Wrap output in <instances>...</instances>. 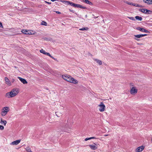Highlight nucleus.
<instances>
[{
  "instance_id": "f257e3e1",
  "label": "nucleus",
  "mask_w": 152,
  "mask_h": 152,
  "mask_svg": "<svg viewBox=\"0 0 152 152\" xmlns=\"http://www.w3.org/2000/svg\"><path fill=\"white\" fill-rule=\"evenodd\" d=\"M19 90L18 88L12 89L11 91L7 93L5 96L8 98L14 97L17 95L19 93Z\"/></svg>"
},
{
  "instance_id": "f03ea898",
  "label": "nucleus",
  "mask_w": 152,
  "mask_h": 152,
  "mask_svg": "<svg viewBox=\"0 0 152 152\" xmlns=\"http://www.w3.org/2000/svg\"><path fill=\"white\" fill-rule=\"evenodd\" d=\"M62 77L64 80L70 83L75 84H77L78 83V81L77 80L75 79L70 76L65 75H62Z\"/></svg>"
},
{
  "instance_id": "7ed1b4c3",
  "label": "nucleus",
  "mask_w": 152,
  "mask_h": 152,
  "mask_svg": "<svg viewBox=\"0 0 152 152\" xmlns=\"http://www.w3.org/2000/svg\"><path fill=\"white\" fill-rule=\"evenodd\" d=\"M10 110V108L8 107H5L2 108L1 110V115L2 116H5Z\"/></svg>"
},
{
  "instance_id": "20e7f679",
  "label": "nucleus",
  "mask_w": 152,
  "mask_h": 152,
  "mask_svg": "<svg viewBox=\"0 0 152 152\" xmlns=\"http://www.w3.org/2000/svg\"><path fill=\"white\" fill-rule=\"evenodd\" d=\"M99 110L101 112L104 111L105 109V106L104 103L101 102L100 104L98 105Z\"/></svg>"
},
{
  "instance_id": "39448f33",
  "label": "nucleus",
  "mask_w": 152,
  "mask_h": 152,
  "mask_svg": "<svg viewBox=\"0 0 152 152\" xmlns=\"http://www.w3.org/2000/svg\"><path fill=\"white\" fill-rule=\"evenodd\" d=\"M137 92V89L136 87H132L130 90V93L132 95H134Z\"/></svg>"
},
{
  "instance_id": "423d86ee",
  "label": "nucleus",
  "mask_w": 152,
  "mask_h": 152,
  "mask_svg": "<svg viewBox=\"0 0 152 152\" xmlns=\"http://www.w3.org/2000/svg\"><path fill=\"white\" fill-rule=\"evenodd\" d=\"M24 34H34V31L31 30H22L21 31Z\"/></svg>"
},
{
  "instance_id": "0eeeda50",
  "label": "nucleus",
  "mask_w": 152,
  "mask_h": 152,
  "mask_svg": "<svg viewBox=\"0 0 152 152\" xmlns=\"http://www.w3.org/2000/svg\"><path fill=\"white\" fill-rule=\"evenodd\" d=\"M40 52L44 54L49 56V57L54 59L55 60H56L57 59L54 58L53 56H51L49 53L46 52L43 49H42L40 50Z\"/></svg>"
},
{
  "instance_id": "6e6552de",
  "label": "nucleus",
  "mask_w": 152,
  "mask_h": 152,
  "mask_svg": "<svg viewBox=\"0 0 152 152\" xmlns=\"http://www.w3.org/2000/svg\"><path fill=\"white\" fill-rule=\"evenodd\" d=\"M137 30L140 31L142 32H144L146 33H149V31L143 28H141L140 27H137L136 28Z\"/></svg>"
},
{
  "instance_id": "1a4fd4ad",
  "label": "nucleus",
  "mask_w": 152,
  "mask_h": 152,
  "mask_svg": "<svg viewBox=\"0 0 152 152\" xmlns=\"http://www.w3.org/2000/svg\"><path fill=\"white\" fill-rule=\"evenodd\" d=\"M145 147L143 146H140L137 148L136 150V152H141L144 149Z\"/></svg>"
},
{
  "instance_id": "9d476101",
  "label": "nucleus",
  "mask_w": 152,
  "mask_h": 152,
  "mask_svg": "<svg viewBox=\"0 0 152 152\" xmlns=\"http://www.w3.org/2000/svg\"><path fill=\"white\" fill-rule=\"evenodd\" d=\"M20 140H17L11 143L10 145H17L20 142Z\"/></svg>"
},
{
  "instance_id": "9b49d317",
  "label": "nucleus",
  "mask_w": 152,
  "mask_h": 152,
  "mask_svg": "<svg viewBox=\"0 0 152 152\" xmlns=\"http://www.w3.org/2000/svg\"><path fill=\"white\" fill-rule=\"evenodd\" d=\"M5 81L6 83L8 86H10L11 85V83L9 79L7 77H5Z\"/></svg>"
},
{
  "instance_id": "f8f14e48",
  "label": "nucleus",
  "mask_w": 152,
  "mask_h": 152,
  "mask_svg": "<svg viewBox=\"0 0 152 152\" xmlns=\"http://www.w3.org/2000/svg\"><path fill=\"white\" fill-rule=\"evenodd\" d=\"M75 7L78 8H82L83 9H86V7L83 6L78 4H75Z\"/></svg>"
},
{
  "instance_id": "ddd939ff",
  "label": "nucleus",
  "mask_w": 152,
  "mask_h": 152,
  "mask_svg": "<svg viewBox=\"0 0 152 152\" xmlns=\"http://www.w3.org/2000/svg\"><path fill=\"white\" fill-rule=\"evenodd\" d=\"M140 11L142 12L146 13V14H149V12H151V11L145 9H140Z\"/></svg>"
},
{
  "instance_id": "4468645a",
  "label": "nucleus",
  "mask_w": 152,
  "mask_h": 152,
  "mask_svg": "<svg viewBox=\"0 0 152 152\" xmlns=\"http://www.w3.org/2000/svg\"><path fill=\"white\" fill-rule=\"evenodd\" d=\"M18 78L21 81V82L22 83L24 84H26L27 83V82L24 79L20 77H18Z\"/></svg>"
},
{
  "instance_id": "2eb2a0df",
  "label": "nucleus",
  "mask_w": 152,
  "mask_h": 152,
  "mask_svg": "<svg viewBox=\"0 0 152 152\" xmlns=\"http://www.w3.org/2000/svg\"><path fill=\"white\" fill-rule=\"evenodd\" d=\"M125 3L126 4H129L130 5L133 6H134L137 7H138V5L137 4H135L134 3H133L132 2H130L128 1H126Z\"/></svg>"
},
{
  "instance_id": "dca6fc26",
  "label": "nucleus",
  "mask_w": 152,
  "mask_h": 152,
  "mask_svg": "<svg viewBox=\"0 0 152 152\" xmlns=\"http://www.w3.org/2000/svg\"><path fill=\"white\" fill-rule=\"evenodd\" d=\"M143 1L148 4H152V0H143Z\"/></svg>"
},
{
  "instance_id": "f3484780",
  "label": "nucleus",
  "mask_w": 152,
  "mask_h": 152,
  "mask_svg": "<svg viewBox=\"0 0 152 152\" xmlns=\"http://www.w3.org/2000/svg\"><path fill=\"white\" fill-rule=\"evenodd\" d=\"M89 146L91 149L93 150H95L97 148L96 146L94 145H89Z\"/></svg>"
},
{
  "instance_id": "a211bd4d",
  "label": "nucleus",
  "mask_w": 152,
  "mask_h": 152,
  "mask_svg": "<svg viewBox=\"0 0 152 152\" xmlns=\"http://www.w3.org/2000/svg\"><path fill=\"white\" fill-rule=\"evenodd\" d=\"M83 1L85 2L86 3L89 4L90 5H93V4L91 2H90L88 0H82Z\"/></svg>"
},
{
  "instance_id": "6ab92c4d",
  "label": "nucleus",
  "mask_w": 152,
  "mask_h": 152,
  "mask_svg": "<svg viewBox=\"0 0 152 152\" xmlns=\"http://www.w3.org/2000/svg\"><path fill=\"white\" fill-rule=\"evenodd\" d=\"M0 123L2 124H3L5 126L7 122L6 120H3L2 118L1 119V121Z\"/></svg>"
},
{
  "instance_id": "aec40b11",
  "label": "nucleus",
  "mask_w": 152,
  "mask_h": 152,
  "mask_svg": "<svg viewBox=\"0 0 152 152\" xmlns=\"http://www.w3.org/2000/svg\"><path fill=\"white\" fill-rule=\"evenodd\" d=\"M94 60L96 62L98 63L99 65H101L102 64V61L100 60H99L98 59H94Z\"/></svg>"
},
{
  "instance_id": "412c9836",
  "label": "nucleus",
  "mask_w": 152,
  "mask_h": 152,
  "mask_svg": "<svg viewBox=\"0 0 152 152\" xmlns=\"http://www.w3.org/2000/svg\"><path fill=\"white\" fill-rule=\"evenodd\" d=\"M134 36L135 37H136L134 38V39L137 41H139V39L137 38H140V34H137V35H134Z\"/></svg>"
},
{
  "instance_id": "4be33fe9",
  "label": "nucleus",
  "mask_w": 152,
  "mask_h": 152,
  "mask_svg": "<svg viewBox=\"0 0 152 152\" xmlns=\"http://www.w3.org/2000/svg\"><path fill=\"white\" fill-rule=\"evenodd\" d=\"M135 18L136 20H137L139 21H141L142 20V18L141 17L139 16H136L135 17Z\"/></svg>"
},
{
  "instance_id": "5701e85b",
  "label": "nucleus",
  "mask_w": 152,
  "mask_h": 152,
  "mask_svg": "<svg viewBox=\"0 0 152 152\" xmlns=\"http://www.w3.org/2000/svg\"><path fill=\"white\" fill-rule=\"evenodd\" d=\"M61 2L63 3L64 4L66 5H69V1H66L64 0H62L61 1Z\"/></svg>"
},
{
  "instance_id": "b1692460",
  "label": "nucleus",
  "mask_w": 152,
  "mask_h": 152,
  "mask_svg": "<svg viewBox=\"0 0 152 152\" xmlns=\"http://www.w3.org/2000/svg\"><path fill=\"white\" fill-rule=\"evenodd\" d=\"M26 150L27 152H32L31 149V148L29 147H27L26 148Z\"/></svg>"
},
{
  "instance_id": "393cba45",
  "label": "nucleus",
  "mask_w": 152,
  "mask_h": 152,
  "mask_svg": "<svg viewBox=\"0 0 152 152\" xmlns=\"http://www.w3.org/2000/svg\"><path fill=\"white\" fill-rule=\"evenodd\" d=\"M69 5L72 6H73V7H75V4L74 3H73L72 2H70L69 1Z\"/></svg>"
},
{
  "instance_id": "a878e982",
  "label": "nucleus",
  "mask_w": 152,
  "mask_h": 152,
  "mask_svg": "<svg viewBox=\"0 0 152 152\" xmlns=\"http://www.w3.org/2000/svg\"><path fill=\"white\" fill-rule=\"evenodd\" d=\"M88 29V28L87 27H83L82 28H80L79 29L81 31H84V30H87Z\"/></svg>"
},
{
  "instance_id": "bb28decb",
  "label": "nucleus",
  "mask_w": 152,
  "mask_h": 152,
  "mask_svg": "<svg viewBox=\"0 0 152 152\" xmlns=\"http://www.w3.org/2000/svg\"><path fill=\"white\" fill-rule=\"evenodd\" d=\"M41 24L42 25L46 26L47 25V23L45 21H42L41 23Z\"/></svg>"
},
{
  "instance_id": "cd10ccee",
  "label": "nucleus",
  "mask_w": 152,
  "mask_h": 152,
  "mask_svg": "<svg viewBox=\"0 0 152 152\" xmlns=\"http://www.w3.org/2000/svg\"><path fill=\"white\" fill-rule=\"evenodd\" d=\"M128 18L131 20H135L133 17H128Z\"/></svg>"
},
{
  "instance_id": "c85d7f7f",
  "label": "nucleus",
  "mask_w": 152,
  "mask_h": 152,
  "mask_svg": "<svg viewBox=\"0 0 152 152\" xmlns=\"http://www.w3.org/2000/svg\"><path fill=\"white\" fill-rule=\"evenodd\" d=\"M4 127L3 126L0 125V129L2 130L4 129Z\"/></svg>"
},
{
  "instance_id": "c756f323",
  "label": "nucleus",
  "mask_w": 152,
  "mask_h": 152,
  "mask_svg": "<svg viewBox=\"0 0 152 152\" xmlns=\"http://www.w3.org/2000/svg\"><path fill=\"white\" fill-rule=\"evenodd\" d=\"M90 140V138H86L85 139V141H87V140Z\"/></svg>"
},
{
  "instance_id": "7c9ffc66",
  "label": "nucleus",
  "mask_w": 152,
  "mask_h": 152,
  "mask_svg": "<svg viewBox=\"0 0 152 152\" xmlns=\"http://www.w3.org/2000/svg\"><path fill=\"white\" fill-rule=\"evenodd\" d=\"M45 2L46 3L48 4H51V3L48 2L46 1H45Z\"/></svg>"
},
{
  "instance_id": "2f4dec72",
  "label": "nucleus",
  "mask_w": 152,
  "mask_h": 152,
  "mask_svg": "<svg viewBox=\"0 0 152 152\" xmlns=\"http://www.w3.org/2000/svg\"><path fill=\"white\" fill-rule=\"evenodd\" d=\"M56 13L58 14H61V12L59 11H54Z\"/></svg>"
},
{
  "instance_id": "473e14b6",
  "label": "nucleus",
  "mask_w": 152,
  "mask_h": 152,
  "mask_svg": "<svg viewBox=\"0 0 152 152\" xmlns=\"http://www.w3.org/2000/svg\"><path fill=\"white\" fill-rule=\"evenodd\" d=\"M90 140L91 139H96V138L95 137H90Z\"/></svg>"
},
{
  "instance_id": "72a5a7b5",
  "label": "nucleus",
  "mask_w": 152,
  "mask_h": 152,
  "mask_svg": "<svg viewBox=\"0 0 152 152\" xmlns=\"http://www.w3.org/2000/svg\"><path fill=\"white\" fill-rule=\"evenodd\" d=\"M0 27H3L2 25V23L0 22Z\"/></svg>"
},
{
  "instance_id": "f704fd0d",
  "label": "nucleus",
  "mask_w": 152,
  "mask_h": 152,
  "mask_svg": "<svg viewBox=\"0 0 152 152\" xmlns=\"http://www.w3.org/2000/svg\"><path fill=\"white\" fill-rule=\"evenodd\" d=\"M58 113V112H56V115L58 117H59V116H58V115H57V114Z\"/></svg>"
},
{
  "instance_id": "c9c22d12",
  "label": "nucleus",
  "mask_w": 152,
  "mask_h": 152,
  "mask_svg": "<svg viewBox=\"0 0 152 152\" xmlns=\"http://www.w3.org/2000/svg\"><path fill=\"white\" fill-rule=\"evenodd\" d=\"M140 38H141L143 37V34H140Z\"/></svg>"
},
{
  "instance_id": "e433bc0d",
  "label": "nucleus",
  "mask_w": 152,
  "mask_h": 152,
  "mask_svg": "<svg viewBox=\"0 0 152 152\" xmlns=\"http://www.w3.org/2000/svg\"><path fill=\"white\" fill-rule=\"evenodd\" d=\"M15 81V80L13 79L12 81V83H13L14 82V81Z\"/></svg>"
},
{
  "instance_id": "4c0bfd02",
  "label": "nucleus",
  "mask_w": 152,
  "mask_h": 152,
  "mask_svg": "<svg viewBox=\"0 0 152 152\" xmlns=\"http://www.w3.org/2000/svg\"><path fill=\"white\" fill-rule=\"evenodd\" d=\"M143 37H144V36H147V34H143Z\"/></svg>"
},
{
  "instance_id": "58836bf2",
  "label": "nucleus",
  "mask_w": 152,
  "mask_h": 152,
  "mask_svg": "<svg viewBox=\"0 0 152 152\" xmlns=\"http://www.w3.org/2000/svg\"><path fill=\"white\" fill-rule=\"evenodd\" d=\"M108 134H105V135H104V136H108Z\"/></svg>"
},
{
  "instance_id": "ea45409f",
  "label": "nucleus",
  "mask_w": 152,
  "mask_h": 152,
  "mask_svg": "<svg viewBox=\"0 0 152 152\" xmlns=\"http://www.w3.org/2000/svg\"><path fill=\"white\" fill-rule=\"evenodd\" d=\"M50 0L51 1H56V0Z\"/></svg>"
},
{
  "instance_id": "a19ab883",
  "label": "nucleus",
  "mask_w": 152,
  "mask_h": 152,
  "mask_svg": "<svg viewBox=\"0 0 152 152\" xmlns=\"http://www.w3.org/2000/svg\"><path fill=\"white\" fill-rule=\"evenodd\" d=\"M97 18V17H95V18Z\"/></svg>"
},
{
  "instance_id": "79ce46f5",
  "label": "nucleus",
  "mask_w": 152,
  "mask_h": 152,
  "mask_svg": "<svg viewBox=\"0 0 152 152\" xmlns=\"http://www.w3.org/2000/svg\"><path fill=\"white\" fill-rule=\"evenodd\" d=\"M151 142H152V138H151Z\"/></svg>"
},
{
  "instance_id": "37998d69",
  "label": "nucleus",
  "mask_w": 152,
  "mask_h": 152,
  "mask_svg": "<svg viewBox=\"0 0 152 152\" xmlns=\"http://www.w3.org/2000/svg\"><path fill=\"white\" fill-rule=\"evenodd\" d=\"M70 11H71V12H72V10H70Z\"/></svg>"
}]
</instances>
